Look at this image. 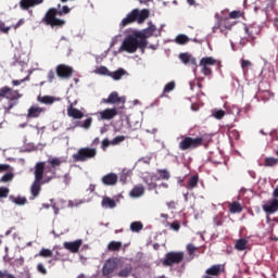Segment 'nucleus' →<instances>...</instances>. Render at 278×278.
<instances>
[{"mask_svg": "<svg viewBox=\"0 0 278 278\" xmlns=\"http://www.w3.org/2000/svg\"><path fill=\"white\" fill-rule=\"evenodd\" d=\"M131 270H134V268L131 267V265H126V267L122 268V269L117 273V277L127 278V277H129V275H131Z\"/></svg>", "mask_w": 278, "mask_h": 278, "instance_id": "nucleus-31", "label": "nucleus"}, {"mask_svg": "<svg viewBox=\"0 0 278 278\" xmlns=\"http://www.w3.org/2000/svg\"><path fill=\"white\" fill-rule=\"evenodd\" d=\"M247 244H249V241L247 239H238L235 244V249L237 251H245Z\"/></svg>", "mask_w": 278, "mask_h": 278, "instance_id": "nucleus-32", "label": "nucleus"}, {"mask_svg": "<svg viewBox=\"0 0 278 278\" xmlns=\"http://www.w3.org/2000/svg\"><path fill=\"white\" fill-rule=\"evenodd\" d=\"M55 73L60 79H71V77H73V73H75V70L73 66L59 64L55 68Z\"/></svg>", "mask_w": 278, "mask_h": 278, "instance_id": "nucleus-11", "label": "nucleus"}, {"mask_svg": "<svg viewBox=\"0 0 278 278\" xmlns=\"http://www.w3.org/2000/svg\"><path fill=\"white\" fill-rule=\"evenodd\" d=\"M100 142H101V139H99V137H96L91 144L92 147H99Z\"/></svg>", "mask_w": 278, "mask_h": 278, "instance_id": "nucleus-62", "label": "nucleus"}, {"mask_svg": "<svg viewBox=\"0 0 278 278\" xmlns=\"http://www.w3.org/2000/svg\"><path fill=\"white\" fill-rule=\"evenodd\" d=\"M45 3V0H21L20 8L22 10H29V8H36V5H40Z\"/></svg>", "mask_w": 278, "mask_h": 278, "instance_id": "nucleus-19", "label": "nucleus"}, {"mask_svg": "<svg viewBox=\"0 0 278 278\" xmlns=\"http://www.w3.org/2000/svg\"><path fill=\"white\" fill-rule=\"evenodd\" d=\"M192 55L188 54V53H180L179 54V60H181V62L184 64H190V60H191Z\"/></svg>", "mask_w": 278, "mask_h": 278, "instance_id": "nucleus-41", "label": "nucleus"}, {"mask_svg": "<svg viewBox=\"0 0 278 278\" xmlns=\"http://www.w3.org/2000/svg\"><path fill=\"white\" fill-rule=\"evenodd\" d=\"M157 173L160 174L161 179L168 181L170 179V173L166 169H159Z\"/></svg>", "mask_w": 278, "mask_h": 278, "instance_id": "nucleus-39", "label": "nucleus"}, {"mask_svg": "<svg viewBox=\"0 0 278 278\" xmlns=\"http://www.w3.org/2000/svg\"><path fill=\"white\" fill-rule=\"evenodd\" d=\"M125 75H127V71L118 68L115 72H111L110 77H112V79L115 81H118L119 79H123V76Z\"/></svg>", "mask_w": 278, "mask_h": 278, "instance_id": "nucleus-27", "label": "nucleus"}, {"mask_svg": "<svg viewBox=\"0 0 278 278\" xmlns=\"http://www.w3.org/2000/svg\"><path fill=\"white\" fill-rule=\"evenodd\" d=\"M216 64V59L213 56H204L200 60V66H201V72L205 77H211L212 75V67Z\"/></svg>", "mask_w": 278, "mask_h": 278, "instance_id": "nucleus-10", "label": "nucleus"}, {"mask_svg": "<svg viewBox=\"0 0 278 278\" xmlns=\"http://www.w3.org/2000/svg\"><path fill=\"white\" fill-rule=\"evenodd\" d=\"M126 137L125 136H117L112 141L111 144L113 147H116V144H119L121 142H125Z\"/></svg>", "mask_w": 278, "mask_h": 278, "instance_id": "nucleus-43", "label": "nucleus"}, {"mask_svg": "<svg viewBox=\"0 0 278 278\" xmlns=\"http://www.w3.org/2000/svg\"><path fill=\"white\" fill-rule=\"evenodd\" d=\"M157 188V184L150 181L148 182V190H155Z\"/></svg>", "mask_w": 278, "mask_h": 278, "instance_id": "nucleus-60", "label": "nucleus"}, {"mask_svg": "<svg viewBox=\"0 0 278 278\" xmlns=\"http://www.w3.org/2000/svg\"><path fill=\"white\" fill-rule=\"evenodd\" d=\"M250 66H253V63L249 60H242L241 61V68L245 71L247 68H250Z\"/></svg>", "mask_w": 278, "mask_h": 278, "instance_id": "nucleus-50", "label": "nucleus"}, {"mask_svg": "<svg viewBox=\"0 0 278 278\" xmlns=\"http://www.w3.org/2000/svg\"><path fill=\"white\" fill-rule=\"evenodd\" d=\"M142 194H144V187L142 185L132 188V190L130 191V197H132L134 199L142 197Z\"/></svg>", "mask_w": 278, "mask_h": 278, "instance_id": "nucleus-29", "label": "nucleus"}, {"mask_svg": "<svg viewBox=\"0 0 278 278\" xmlns=\"http://www.w3.org/2000/svg\"><path fill=\"white\" fill-rule=\"evenodd\" d=\"M263 212L267 214L266 218L267 220H270V214H276L278 212V199H271L267 201L265 204L262 206Z\"/></svg>", "mask_w": 278, "mask_h": 278, "instance_id": "nucleus-12", "label": "nucleus"}, {"mask_svg": "<svg viewBox=\"0 0 278 278\" xmlns=\"http://www.w3.org/2000/svg\"><path fill=\"white\" fill-rule=\"evenodd\" d=\"M244 31L250 40H255V37L260 36L262 28L257 24H251L244 27Z\"/></svg>", "mask_w": 278, "mask_h": 278, "instance_id": "nucleus-16", "label": "nucleus"}, {"mask_svg": "<svg viewBox=\"0 0 278 278\" xmlns=\"http://www.w3.org/2000/svg\"><path fill=\"white\" fill-rule=\"evenodd\" d=\"M216 29H219L220 34L227 35V30H231V24H229L228 18H219L217 21V24L213 27V31H216Z\"/></svg>", "mask_w": 278, "mask_h": 278, "instance_id": "nucleus-15", "label": "nucleus"}, {"mask_svg": "<svg viewBox=\"0 0 278 278\" xmlns=\"http://www.w3.org/2000/svg\"><path fill=\"white\" fill-rule=\"evenodd\" d=\"M127 177H129V170L123 169L122 173H121V176H119V180L123 184H127Z\"/></svg>", "mask_w": 278, "mask_h": 278, "instance_id": "nucleus-46", "label": "nucleus"}, {"mask_svg": "<svg viewBox=\"0 0 278 278\" xmlns=\"http://www.w3.org/2000/svg\"><path fill=\"white\" fill-rule=\"evenodd\" d=\"M37 270L38 273H41V275H47V268H45V265H42V263H39L37 265Z\"/></svg>", "mask_w": 278, "mask_h": 278, "instance_id": "nucleus-57", "label": "nucleus"}, {"mask_svg": "<svg viewBox=\"0 0 278 278\" xmlns=\"http://www.w3.org/2000/svg\"><path fill=\"white\" fill-rule=\"evenodd\" d=\"M277 164H278V159L276 157L268 156L264 160V166L266 167L277 166Z\"/></svg>", "mask_w": 278, "mask_h": 278, "instance_id": "nucleus-35", "label": "nucleus"}, {"mask_svg": "<svg viewBox=\"0 0 278 278\" xmlns=\"http://www.w3.org/2000/svg\"><path fill=\"white\" fill-rule=\"evenodd\" d=\"M101 148L103 149V151H105V149H108V147H110V144H112V141H110V139L105 138L102 140L101 142Z\"/></svg>", "mask_w": 278, "mask_h": 278, "instance_id": "nucleus-55", "label": "nucleus"}, {"mask_svg": "<svg viewBox=\"0 0 278 278\" xmlns=\"http://www.w3.org/2000/svg\"><path fill=\"white\" fill-rule=\"evenodd\" d=\"M214 117L217 118V121H220V118L225 117V111H223V110L215 111Z\"/></svg>", "mask_w": 278, "mask_h": 278, "instance_id": "nucleus-52", "label": "nucleus"}, {"mask_svg": "<svg viewBox=\"0 0 278 278\" xmlns=\"http://www.w3.org/2000/svg\"><path fill=\"white\" fill-rule=\"evenodd\" d=\"M166 205L169 210H177V202L175 201H169L166 203Z\"/></svg>", "mask_w": 278, "mask_h": 278, "instance_id": "nucleus-58", "label": "nucleus"}, {"mask_svg": "<svg viewBox=\"0 0 278 278\" xmlns=\"http://www.w3.org/2000/svg\"><path fill=\"white\" fill-rule=\"evenodd\" d=\"M97 157L96 148H80L77 153L72 155L74 162H88V160H94Z\"/></svg>", "mask_w": 278, "mask_h": 278, "instance_id": "nucleus-5", "label": "nucleus"}, {"mask_svg": "<svg viewBox=\"0 0 278 278\" xmlns=\"http://www.w3.org/2000/svg\"><path fill=\"white\" fill-rule=\"evenodd\" d=\"M119 260L116 257H111L106 260L102 267V276L106 278H111L114 275V270L118 268Z\"/></svg>", "mask_w": 278, "mask_h": 278, "instance_id": "nucleus-8", "label": "nucleus"}, {"mask_svg": "<svg viewBox=\"0 0 278 278\" xmlns=\"http://www.w3.org/2000/svg\"><path fill=\"white\" fill-rule=\"evenodd\" d=\"M187 251L189 253V255H194V251H197V247H194V244L189 243L187 244Z\"/></svg>", "mask_w": 278, "mask_h": 278, "instance_id": "nucleus-54", "label": "nucleus"}, {"mask_svg": "<svg viewBox=\"0 0 278 278\" xmlns=\"http://www.w3.org/2000/svg\"><path fill=\"white\" fill-rule=\"evenodd\" d=\"M5 170H10L9 164H0V173H5Z\"/></svg>", "mask_w": 278, "mask_h": 278, "instance_id": "nucleus-59", "label": "nucleus"}, {"mask_svg": "<svg viewBox=\"0 0 278 278\" xmlns=\"http://www.w3.org/2000/svg\"><path fill=\"white\" fill-rule=\"evenodd\" d=\"M10 29H11L10 26H5V23L0 22V31H2V34H9Z\"/></svg>", "mask_w": 278, "mask_h": 278, "instance_id": "nucleus-51", "label": "nucleus"}, {"mask_svg": "<svg viewBox=\"0 0 278 278\" xmlns=\"http://www.w3.org/2000/svg\"><path fill=\"white\" fill-rule=\"evenodd\" d=\"M173 90H175V81H169L165 85L163 93L160 97H166V94H168V92H173Z\"/></svg>", "mask_w": 278, "mask_h": 278, "instance_id": "nucleus-34", "label": "nucleus"}, {"mask_svg": "<svg viewBox=\"0 0 278 278\" xmlns=\"http://www.w3.org/2000/svg\"><path fill=\"white\" fill-rule=\"evenodd\" d=\"M13 203H15V205H26L27 198L17 197L13 200Z\"/></svg>", "mask_w": 278, "mask_h": 278, "instance_id": "nucleus-45", "label": "nucleus"}, {"mask_svg": "<svg viewBox=\"0 0 278 278\" xmlns=\"http://www.w3.org/2000/svg\"><path fill=\"white\" fill-rule=\"evenodd\" d=\"M13 179H14V174H12V173H7V174H4V175L1 177L0 181H1L2 184H8V181H12Z\"/></svg>", "mask_w": 278, "mask_h": 278, "instance_id": "nucleus-40", "label": "nucleus"}, {"mask_svg": "<svg viewBox=\"0 0 278 278\" xmlns=\"http://www.w3.org/2000/svg\"><path fill=\"white\" fill-rule=\"evenodd\" d=\"M101 121H112L115 116H118V110L116 109H105L99 112Z\"/></svg>", "mask_w": 278, "mask_h": 278, "instance_id": "nucleus-18", "label": "nucleus"}, {"mask_svg": "<svg viewBox=\"0 0 278 278\" xmlns=\"http://www.w3.org/2000/svg\"><path fill=\"white\" fill-rule=\"evenodd\" d=\"M18 90H14L8 86L0 88V101L8 99L9 101H18L21 99Z\"/></svg>", "mask_w": 278, "mask_h": 278, "instance_id": "nucleus-9", "label": "nucleus"}, {"mask_svg": "<svg viewBox=\"0 0 278 278\" xmlns=\"http://www.w3.org/2000/svg\"><path fill=\"white\" fill-rule=\"evenodd\" d=\"M223 273H225V265H220V264L212 265L205 270L206 276L214 277V278L220 277Z\"/></svg>", "mask_w": 278, "mask_h": 278, "instance_id": "nucleus-14", "label": "nucleus"}, {"mask_svg": "<svg viewBox=\"0 0 278 278\" xmlns=\"http://www.w3.org/2000/svg\"><path fill=\"white\" fill-rule=\"evenodd\" d=\"M42 112H45V109L33 105L28 109L27 118H38Z\"/></svg>", "mask_w": 278, "mask_h": 278, "instance_id": "nucleus-23", "label": "nucleus"}, {"mask_svg": "<svg viewBox=\"0 0 278 278\" xmlns=\"http://www.w3.org/2000/svg\"><path fill=\"white\" fill-rule=\"evenodd\" d=\"M16 105V103H10L9 106L4 108L5 114L10 113V110H12V108H14Z\"/></svg>", "mask_w": 278, "mask_h": 278, "instance_id": "nucleus-61", "label": "nucleus"}, {"mask_svg": "<svg viewBox=\"0 0 278 278\" xmlns=\"http://www.w3.org/2000/svg\"><path fill=\"white\" fill-rule=\"evenodd\" d=\"M199 186V176L193 175L189 178L188 184L186 186L187 190H194Z\"/></svg>", "mask_w": 278, "mask_h": 278, "instance_id": "nucleus-25", "label": "nucleus"}, {"mask_svg": "<svg viewBox=\"0 0 278 278\" xmlns=\"http://www.w3.org/2000/svg\"><path fill=\"white\" fill-rule=\"evenodd\" d=\"M142 229H144V225H142L141 222H132L130 224V230L134 233H139V231H142Z\"/></svg>", "mask_w": 278, "mask_h": 278, "instance_id": "nucleus-33", "label": "nucleus"}, {"mask_svg": "<svg viewBox=\"0 0 278 278\" xmlns=\"http://www.w3.org/2000/svg\"><path fill=\"white\" fill-rule=\"evenodd\" d=\"M141 39L138 36V34H136L135 31L130 35H128L122 46H121V51H126V53H136L138 51V49H141V51H144L146 46H142L141 43Z\"/></svg>", "mask_w": 278, "mask_h": 278, "instance_id": "nucleus-3", "label": "nucleus"}, {"mask_svg": "<svg viewBox=\"0 0 278 278\" xmlns=\"http://www.w3.org/2000/svg\"><path fill=\"white\" fill-rule=\"evenodd\" d=\"M184 252H168L165 254L162 264L163 266H176L177 264H181V262H184Z\"/></svg>", "mask_w": 278, "mask_h": 278, "instance_id": "nucleus-7", "label": "nucleus"}, {"mask_svg": "<svg viewBox=\"0 0 278 278\" xmlns=\"http://www.w3.org/2000/svg\"><path fill=\"white\" fill-rule=\"evenodd\" d=\"M101 181L103 186H116L118 184V175L114 173L102 176Z\"/></svg>", "mask_w": 278, "mask_h": 278, "instance_id": "nucleus-17", "label": "nucleus"}, {"mask_svg": "<svg viewBox=\"0 0 278 278\" xmlns=\"http://www.w3.org/2000/svg\"><path fill=\"white\" fill-rule=\"evenodd\" d=\"M102 207H109L110 210H114L116 207V201L110 197H104L102 199Z\"/></svg>", "mask_w": 278, "mask_h": 278, "instance_id": "nucleus-28", "label": "nucleus"}, {"mask_svg": "<svg viewBox=\"0 0 278 278\" xmlns=\"http://www.w3.org/2000/svg\"><path fill=\"white\" fill-rule=\"evenodd\" d=\"M39 255L40 257H53V252L49 249H41Z\"/></svg>", "mask_w": 278, "mask_h": 278, "instance_id": "nucleus-42", "label": "nucleus"}, {"mask_svg": "<svg viewBox=\"0 0 278 278\" xmlns=\"http://www.w3.org/2000/svg\"><path fill=\"white\" fill-rule=\"evenodd\" d=\"M92 126V117H89L87 119L84 121L81 127L84 129H90V127Z\"/></svg>", "mask_w": 278, "mask_h": 278, "instance_id": "nucleus-48", "label": "nucleus"}, {"mask_svg": "<svg viewBox=\"0 0 278 278\" xmlns=\"http://www.w3.org/2000/svg\"><path fill=\"white\" fill-rule=\"evenodd\" d=\"M240 16H242L241 11H232L229 13V18H240Z\"/></svg>", "mask_w": 278, "mask_h": 278, "instance_id": "nucleus-53", "label": "nucleus"}, {"mask_svg": "<svg viewBox=\"0 0 278 278\" xmlns=\"http://www.w3.org/2000/svg\"><path fill=\"white\" fill-rule=\"evenodd\" d=\"M267 18L269 21H273L276 25V27H278V16H277V11H275L274 9H271V11H269L267 13Z\"/></svg>", "mask_w": 278, "mask_h": 278, "instance_id": "nucleus-36", "label": "nucleus"}, {"mask_svg": "<svg viewBox=\"0 0 278 278\" xmlns=\"http://www.w3.org/2000/svg\"><path fill=\"white\" fill-rule=\"evenodd\" d=\"M81 244H84V240L77 239L76 241H65L63 243L64 249L70 251V253H79V249H81Z\"/></svg>", "mask_w": 278, "mask_h": 278, "instance_id": "nucleus-13", "label": "nucleus"}, {"mask_svg": "<svg viewBox=\"0 0 278 278\" xmlns=\"http://www.w3.org/2000/svg\"><path fill=\"white\" fill-rule=\"evenodd\" d=\"M203 146L202 137H182V140L179 142L178 147L180 151H188L189 149H199Z\"/></svg>", "mask_w": 278, "mask_h": 278, "instance_id": "nucleus-6", "label": "nucleus"}, {"mask_svg": "<svg viewBox=\"0 0 278 278\" xmlns=\"http://www.w3.org/2000/svg\"><path fill=\"white\" fill-rule=\"evenodd\" d=\"M67 116H70V118L79 119L84 116V112L79 111L78 109H75L73 106V102H70V105L67 106Z\"/></svg>", "mask_w": 278, "mask_h": 278, "instance_id": "nucleus-22", "label": "nucleus"}, {"mask_svg": "<svg viewBox=\"0 0 278 278\" xmlns=\"http://www.w3.org/2000/svg\"><path fill=\"white\" fill-rule=\"evenodd\" d=\"M53 97H50V96H45L40 99V102L41 103H46V104H51L53 103Z\"/></svg>", "mask_w": 278, "mask_h": 278, "instance_id": "nucleus-49", "label": "nucleus"}, {"mask_svg": "<svg viewBox=\"0 0 278 278\" xmlns=\"http://www.w3.org/2000/svg\"><path fill=\"white\" fill-rule=\"evenodd\" d=\"M8 277V270H0V278H5Z\"/></svg>", "mask_w": 278, "mask_h": 278, "instance_id": "nucleus-64", "label": "nucleus"}, {"mask_svg": "<svg viewBox=\"0 0 278 278\" xmlns=\"http://www.w3.org/2000/svg\"><path fill=\"white\" fill-rule=\"evenodd\" d=\"M70 12H71V8H68V5H64L61 11L55 8H51L46 12L45 16L41 20V23L52 28L64 27V25H66V21L62 18H58V16L70 14Z\"/></svg>", "mask_w": 278, "mask_h": 278, "instance_id": "nucleus-1", "label": "nucleus"}, {"mask_svg": "<svg viewBox=\"0 0 278 278\" xmlns=\"http://www.w3.org/2000/svg\"><path fill=\"white\" fill-rule=\"evenodd\" d=\"M10 194V189L8 187H0V199H8Z\"/></svg>", "mask_w": 278, "mask_h": 278, "instance_id": "nucleus-44", "label": "nucleus"}, {"mask_svg": "<svg viewBox=\"0 0 278 278\" xmlns=\"http://www.w3.org/2000/svg\"><path fill=\"white\" fill-rule=\"evenodd\" d=\"M149 17V10L143 9V10H138L134 9L130 13L127 14L125 18L122 20L121 22V27H127V25H131V23H143L146 18Z\"/></svg>", "mask_w": 278, "mask_h": 278, "instance_id": "nucleus-4", "label": "nucleus"}, {"mask_svg": "<svg viewBox=\"0 0 278 278\" xmlns=\"http://www.w3.org/2000/svg\"><path fill=\"white\" fill-rule=\"evenodd\" d=\"M63 162H65L64 160H62L61 157H52L48 160V164L51 165L53 170H58V168H60V166H62Z\"/></svg>", "mask_w": 278, "mask_h": 278, "instance_id": "nucleus-26", "label": "nucleus"}, {"mask_svg": "<svg viewBox=\"0 0 278 278\" xmlns=\"http://www.w3.org/2000/svg\"><path fill=\"white\" fill-rule=\"evenodd\" d=\"M137 34V36L139 37V39H141V46H146V49L149 45V41L147 40L148 38H151V36H153V34L148 29H143L141 31H135Z\"/></svg>", "mask_w": 278, "mask_h": 278, "instance_id": "nucleus-20", "label": "nucleus"}, {"mask_svg": "<svg viewBox=\"0 0 278 278\" xmlns=\"http://www.w3.org/2000/svg\"><path fill=\"white\" fill-rule=\"evenodd\" d=\"M104 102L108 104H114V103H125V97H119L118 92L113 91L110 93L108 99H104Z\"/></svg>", "mask_w": 278, "mask_h": 278, "instance_id": "nucleus-21", "label": "nucleus"}, {"mask_svg": "<svg viewBox=\"0 0 278 278\" xmlns=\"http://www.w3.org/2000/svg\"><path fill=\"white\" fill-rule=\"evenodd\" d=\"M46 166H47V163L45 162H38L35 165V170H34L35 179L30 186V194L33 197L31 199H36L40 197L42 186L43 184H47V181L42 180L45 177Z\"/></svg>", "mask_w": 278, "mask_h": 278, "instance_id": "nucleus-2", "label": "nucleus"}, {"mask_svg": "<svg viewBox=\"0 0 278 278\" xmlns=\"http://www.w3.org/2000/svg\"><path fill=\"white\" fill-rule=\"evenodd\" d=\"M229 212L230 214H240L242 212V205L240 202L235 201L229 204Z\"/></svg>", "mask_w": 278, "mask_h": 278, "instance_id": "nucleus-30", "label": "nucleus"}, {"mask_svg": "<svg viewBox=\"0 0 278 278\" xmlns=\"http://www.w3.org/2000/svg\"><path fill=\"white\" fill-rule=\"evenodd\" d=\"M108 251H111L112 253H118L123 249V242L121 241H111L109 242L106 247Z\"/></svg>", "mask_w": 278, "mask_h": 278, "instance_id": "nucleus-24", "label": "nucleus"}, {"mask_svg": "<svg viewBox=\"0 0 278 278\" xmlns=\"http://www.w3.org/2000/svg\"><path fill=\"white\" fill-rule=\"evenodd\" d=\"M96 73H98L99 75H105L106 77H110L111 72L110 70H108V67L105 66H100L96 70Z\"/></svg>", "mask_w": 278, "mask_h": 278, "instance_id": "nucleus-38", "label": "nucleus"}, {"mask_svg": "<svg viewBox=\"0 0 278 278\" xmlns=\"http://www.w3.org/2000/svg\"><path fill=\"white\" fill-rule=\"evenodd\" d=\"M169 227L174 231H179V229H181V224L179 223V220H174L172 224H169Z\"/></svg>", "mask_w": 278, "mask_h": 278, "instance_id": "nucleus-47", "label": "nucleus"}, {"mask_svg": "<svg viewBox=\"0 0 278 278\" xmlns=\"http://www.w3.org/2000/svg\"><path fill=\"white\" fill-rule=\"evenodd\" d=\"M53 79H55V72H53V70H50L48 72V81H49V84H53Z\"/></svg>", "mask_w": 278, "mask_h": 278, "instance_id": "nucleus-56", "label": "nucleus"}, {"mask_svg": "<svg viewBox=\"0 0 278 278\" xmlns=\"http://www.w3.org/2000/svg\"><path fill=\"white\" fill-rule=\"evenodd\" d=\"M273 198L278 199V186L273 191Z\"/></svg>", "mask_w": 278, "mask_h": 278, "instance_id": "nucleus-63", "label": "nucleus"}, {"mask_svg": "<svg viewBox=\"0 0 278 278\" xmlns=\"http://www.w3.org/2000/svg\"><path fill=\"white\" fill-rule=\"evenodd\" d=\"M190 38L186 35H178L175 39L176 45H188Z\"/></svg>", "mask_w": 278, "mask_h": 278, "instance_id": "nucleus-37", "label": "nucleus"}]
</instances>
